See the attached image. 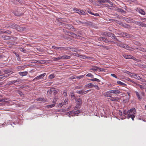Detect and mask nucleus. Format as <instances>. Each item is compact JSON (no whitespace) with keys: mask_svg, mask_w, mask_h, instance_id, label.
<instances>
[{"mask_svg":"<svg viewBox=\"0 0 146 146\" xmlns=\"http://www.w3.org/2000/svg\"><path fill=\"white\" fill-rule=\"evenodd\" d=\"M136 110L134 108H132L128 111V114L127 115V118L128 119L131 118L132 120L133 121L135 117L134 114L136 113Z\"/></svg>","mask_w":146,"mask_h":146,"instance_id":"f257e3e1","label":"nucleus"},{"mask_svg":"<svg viewBox=\"0 0 146 146\" xmlns=\"http://www.w3.org/2000/svg\"><path fill=\"white\" fill-rule=\"evenodd\" d=\"M10 27L11 28L15 29L18 31H21V29L23 30V28H21L19 26L16 24L14 23L11 24L7 26L6 28Z\"/></svg>","mask_w":146,"mask_h":146,"instance_id":"f03ea898","label":"nucleus"},{"mask_svg":"<svg viewBox=\"0 0 146 146\" xmlns=\"http://www.w3.org/2000/svg\"><path fill=\"white\" fill-rule=\"evenodd\" d=\"M105 36H107L111 37L115 39L117 41H119L117 39L115 36L114 34L112 33H110L109 32H105L104 34Z\"/></svg>","mask_w":146,"mask_h":146,"instance_id":"7ed1b4c3","label":"nucleus"},{"mask_svg":"<svg viewBox=\"0 0 146 146\" xmlns=\"http://www.w3.org/2000/svg\"><path fill=\"white\" fill-rule=\"evenodd\" d=\"M73 11L75 12L78 13L80 15H86V13L83 10L77 9L76 8H74Z\"/></svg>","mask_w":146,"mask_h":146,"instance_id":"20e7f679","label":"nucleus"},{"mask_svg":"<svg viewBox=\"0 0 146 146\" xmlns=\"http://www.w3.org/2000/svg\"><path fill=\"white\" fill-rule=\"evenodd\" d=\"M46 74L45 73L42 74L35 78L33 80H38L40 79H42L45 76Z\"/></svg>","mask_w":146,"mask_h":146,"instance_id":"39448f33","label":"nucleus"},{"mask_svg":"<svg viewBox=\"0 0 146 146\" xmlns=\"http://www.w3.org/2000/svg\"><path fill=\"white\" fill-rule=\"evenodd\" d=\"M121 46L122 48H125L127 50L131 51H133L134 50L133 48L130 47L126 44H124V45H122Z\"/></svg>","mask_w":146,"mask_h":146,"instance_id":"423d86ee","label":"nucleus"},{"mask_svg":"<svg viewBox=\"0 0 146 146\" xmlns=\"http://www.w3.org/2000/svg\"><path fill=\"white\" fill-rule=\"evenodd\" d=\"M97 40L99 41H103L106 43H108L109 41L107 38L104 37H98Z\"/></svg>","mask_w":146,"mask_h":146,"instance_id":"0eeeda50","label":"nucleus"},{"mask_svg":"<svg viewBox=\"0 0 146 146\" xmlns=\"http://www.w3.org/2000/svg\"><path fill=\"white\" fill-rule=\"evenodd\" d=\"M107 93L119 94L120 93V92L119 90H112L108 91Z\"/></svg>","mask_w":146,"mask_h":146,"instance_id":"6e6552de","label":"nucleus"},{"mask_svg":"<svg viewBox=\"0 0 146 146\" xmlns=\"http://www.w3.org/2000/svg\"><path fill=\"white\" fill-rule=\"evenodd\" d=\"M0 102H3L4 103V105L6 104L7 105H9V102L8 99H3L0 100Z\"/></svg>","mask_w":146,"mask_h":146,"instance_id":"1a4fd4ad","label":"nucleus"},{"mask_svg":"<svg viewBox=\"0 0 146 146\" xmlns=\"http://www.w3.org/2000/svg\"><path fill=\"white\" fill-rule=\"evenodd\" d=\"M6 74L4 75H0V81H1L3 79H4L7 77H8L10 74H7V73H6Z\"/></svg>","mask_w":146,"mask_h":146,"instance_id":"9d476101","label":"nucleus"},{"mask_svg":"<svg viewBox=\"0 0 146 146\" xmlns=\"http://www.w3.org/2000/svg\"><path fill=\"white\" fill-rule=\"evenodd\" d=\"M59 24L62 26L64 25L65 27V28H67L68 29H70L72 28V26L70 25H65L64 23H62V22H59Z\"/></svg>","mask_w":146,"mask_h":146,"instance_id":"9b49d317","label":"nucleus"},{"mask_svg":"<svg viewBox=\"0 0 146 146\" xmlns=\"http://www.w3.org/2000/svg\"><path fill=\"white\" fill-rule=\"evenodd\" d=\"M119 24L123 27L126 28H129L130 27L129 25L122 22H120Z\"/></svg>","mask_w":146,"mask_h":146,"instance_id":"f8f14e48","label":"nucleus"},{"mask_svg":"<svg viewBox=\"0 0 146 146\" xmlns=\"http://www.w3.org/2000/svg\"><path fill=\"white\" fill-rule=\"evenodd\" d=\"M135 93L138 99L140 101L141 100L142 97L141 96V94L138 91H135Z\"/></svg>","mask_w":146,"mask_h":146,"instance_id":"ddd939ff","label":"nucleus"},{"mask_svg":"<svg viewBox=\"0 0 146 146\" xmlns=\"http://www.w3.org/2000/svg\"><path fill=\"white\" fill-rule=\"evenodd\" d=\"M75 101L76 102V104L80 105L82 104V100L81 99L79 98H75Z\"/></svg>","mask_w":146,"mask_h":146,"instance_id":"4468645a","label":"nucleus"},{"mask_svg":"<svg viewBox=\"0 0 146 146\" xmlns=\"http://www.w3.org/2000/svg\"><path fill=\"white\" fill-rule=\"evenodd\" d=\"M68 100L67 98L65 99L64 102L63 103H61L59 104L60 105L61 107L64 105H66L68 104Z\"/></svg>","mask_w":146,"mask_h":146,"instance_id":"2eb2a0df","label":"nucleus"},{"mask_svg":"<svg viewBox=\"0 0 146 146\" xmlns=\"http://www.w3.org/2000/svg\"><path fill=\"white\" fill-rule=\"evenodd\" d=\"M136 11L143 15H144L145 14V12L142 9L137 8Z\"/></svg>","mask_w":146,"mask_h":146,"instance_id":"dca6fc26","label":"nucleus"},{"mask_svg":"<svg viewBox=\"0 0 146 146\" xmlns=\"http://www.w3.org/2000/svg\"><path fill=\"white\" fill-rule=\"evenodd\" d=\"M135 24L142 27H145L146 26V25L144 24L143 22H141L137 21L136 22H135Z\"/></svg>","mask_w":146,"mask_h":146,"instance_id":"f3484780","label":"nucleus"},{"mask_svg":"<svg viewBox=\"0 0 146 146\" xmlns=\"http://www.w3.org/2000/svg\"><path fill=\"white\" fill-rule=\"evenodd\" d=\"M20 82V80H12L10 81L9 82L8 84L9 85L12 84L16 82Z\"/></svg>","mask_w":146,"mask_h":146,"instance_id":"a211bd4d","label":"nucleus"},{"mask_svg":"<svg viewBox=\"0 0 146 146\" xmlns=\"http://www.w3.org/2000/svg\"><path fill=\"white\" fill-rule=\"evenodd\" d=\"M18 73L20 76H23L27 75L28 74V72L27 71L23 72H19Z\"/></svg>","mask_w":146,"mask_h":146,"instance_id":"6ab92c4d","label":"nucleus"},{"mask_svg":"<svg viewBox=\"0 0 146 146\" xmlns=\"http://www.w3.org/2000/svg\"><path fill=\"white\" fill-rule=\"evenodd\" d=\"M94 85L92 83H89L85 85L84 86L85 88L88 87V88H92L94 87Z\"/></svg>","mask_w":146,"mask_h":146,"instance_id":"aec40b11","label":"nucleus"},{"mask_svg":"<svg viewBox=\"0 0 146 146\" xmlns=\"http://www.w3.org/2000/svg\"><path fill=\"white\" fill-rule=\"evenodd\" d=\"M132 77L139 80L140 79V76H139L138 75H137L135 74H133L131 75Z\"/></svg>","mask_w":146,"mask_h":146,"instance_id":"412c9836","label":"nucleus"},{"mask_svg":"<svg viewBox=\"0 0 146 146\" xmlns=\"http://www.w3.org/2000/svg\"><path fill=\"white\" fill-rule=\"evenodd\" d=\"M123 20L126 21L128 23H130V21L131 19L129 17H124L123 18Z\"/></svg>","mask_w":146,"mask_h":146,"instance_id":"4be33fe9","label":"nucleus"},{"mask_svg":"<svg viewBox=\"0 0 146 146\" xmlns=\"http://www.w3.org/2000/svg\"><path fill=\"white\" fill-rule=\"evenodd\" d=\"M123 57L126 59H131V57H132V56L127 54H124L123 55Z\"/></svg>","mask_w":146,"mask_h":146,"instance_id":"5701e85b","label":"nucleus"},{"mask_svg":"<svg viewBox=\"0 0 146 146\" xmlns=\"http://www.w3.org/2000/svg\"><path fill=\"white\" fill-rule=\"evenodd\" d=\"M117 82L119 85L122 86L124 87H125L127 85L123 83L120 81H117Z\"/></svg>","mask_w":146,"mask_h":146,"instance_id":"b1692460","label":"nucleus"},{"mask_svg":"<svg viewBox=\"0 0 146 146\" xmlns=\"http://www.w3.org/2000/svg\"><path fill=\"white\" fill-rule=\"evenodd\" d=\"M61 59H70V56L66 55L61 56Z\"/></svg>","mask_w":146,"mask_h":146,"instance_id":"393cba45","label":"nucleus"},{"mask_svg":"<svg viewBox=\"0 0 146 146\" xmlns=\"http://www.w3.org/2000/svg\"><path fill=\"white\" fill-rule=\"evenodd\" d=\"M13 13L16 16H20L23 15V14L22 13H18V12L15 11Z\"/></svg>","mask_w":146,"mask_h":146,"instance_id":"a878e982","label":"nucleus"},{"mask_svg":"<svg viewBox=\"0 0 146 146\" xmlns=\"http://www.w3.org/2000/svg\"><path fill=\"white\" fill-rule=\"evenodd\" d=\"M77 93L79 94H86V93H85V91L83 90L77 91Z\"/></svg>","mask_w":146,"mask_h":146,"instance_id":"bb28decb","label":"nucleus"},{"mask_svg":"<svg viewBox=\"0 0 146 146\" xmlns=\"http://www.w3.org/2000/svg\"><path fill=\"white\" fill-rule=\"evenodd\" d=\"M71 36L72 37L75 38H77L78 37H79V35H76V34L74 33H71Z\"/></svg>","mask_w":146,"mask_h":146,"instance_id":"cd10ccee","label":"nucleus"},{"mask_svg":"<svg viewBox=\"0 0 146 146\" xmlns=\"http://www.w3.org/2000/svg\"><path fill=\"white\" fill-rule=\"evenodd\" d=\"M59 49L61 50H69L70 48L69 47H59Z\"/></svg>","mask_w":146,"mask_h":146,"instance_id":"c85d7f7f","label":"nucleus"},{"mask_svg":"<svg viewBox=\"0 0 146 146\" xmlns=\"http://www.w3.org/2000/svg\"><path fill=\"white\" fill-rule=\"evenodd\" d=\"M107 92H105L103 94V95L106 97H111V95L109 94V93H107Z\"/></svg>","mask_w":146,"mask_h":146,"instance_id":"c756f323","label":"nucleus"},{"mask_svg":"<svg viewBox=\"0 0 146 146\" xmlns=\"http://www.w3.org/2000/svg\"><path fill=\"white\" fill-rule=\"evenodd\" d=\"M3 39L5 40H10L11 39L10 37L7 36H5L4 37L3 36Z\"/></svg>","mask_w":146,"mask_h":146,"instance_id":"7c9ffc66","label":"nucleus"},{"mask_svg":"<svg viewBox=\"0 0 146 146\" xmlns=\"http://www.w3.org/2000/svg\"><path fill=\"white\" fill-rule=\"evenodd\" d=\"M89 80L93 81H96L98 82H100L101 81L100 80L96 78H93V79H90Z\"/></svg>","mask_w":146,"mask_h":146,"instance_id":"2f4dec72","label":"nucleus"},{"mask_svg":"<svg viewBox=\"0 0 146 146\" xmlns=\"http://www.w3.org/2000/svg\"><path fill=\"white\" fill-rule=\"evenodd\" d=\"M90 70H92L94 72H96L97 71V68L96 66H94L92 68H90Z\"/></svg>","mask_w":146,"mask_h":146,"instance_id":"473e14b6","label":"nucleus"},{"mask_svg":"<svg viewBox=\"0 0 146 146\" xmlns=\"http://www.w3.org/2000/svg\"><path fill=\"white\" fill-rule=\"evenodd\" d=\"M36 100L38 101H45L46 100L43 98H37Z\"/></svg>","mask_w":146,"mask_h":146,"instance_id":"72a5a7b5","label":"nucleus"},{"mask_svg":"<svg viewBox=\"0 0 146 146\" xmlns=\"http://www.w3.org/2000/svg\"><path fill=\"white\" fill-rule=\"evenodd\" d=\"M70 50L71 51H72L75 52H77L78 51V49L74 48H70L69 50Z\"/></svg>","mask_w":146,"mask_h":146,"instance_id":"f704fd0d","label":"nucleus"},{"mask_svg":"<svg viewBox=\"0 0 146 146\" xmlns=\"http://www.w3.org/2000/svg\"><path fill=\"white\" fill-rule=\"evenodd\" d=\"M62 94L64 97H66L67 95V92L66 90H64L63 91Z\"/></svg>","mask_w":146,"mask_h":146,"instance_id":"c9c22d12","label":"nucleus"},{"mask_svg":"<svg viewBox=\"0 0 146 146\" xmlns=\"http://www.w3.org/2000/svg\"><path fill=\"white\" fill-rule=\"evenodd\" d=\"M55 105V104H53L50 105H47L46 106V107L48 108H50L54 107Z\"/></svg>","mask_w":146,"mask_h":146,"instance_id":"e433bc0d","label":"nucleus"},{"mask_svg":"<svg viewBox=\"0 0 146 146\" xmlns=\"http://www.w3.org/2000/svg\"><path fill=\"white\" fill-rule=\"evenodd\" d=\"M108 2L106 0H98V2L100 3H106Z\"/></svg>","mask_w":146,"mask_h":146,"instance_id":"4c0bfd02","label":"nucleus"},{"mask_svg":"<svg viewBox=\"0 0 146 146\" xmlns=\"http://www.w3.org/2000/svg\"><path fill=\"white\" fill-rule=\"evenodd\" d=\"M121 34L122 35H124L125 36L126 38H129V34H128L126 33H122Z\"/></svg>","mask_w":146,"mask_h":146,"instance_id":"58836bf2","label":"nucleus"},{"mask_svg":"<svg viewBox=\"0 0 146 146\" xmlns=\"http://www.w3.org/2000/svg\"><path fill=\"white\" fill-rule=\"evenodd\" d=\"M111 100L112 101H117L118 100V98L117 97H111Z\"/></svg>","mask_w":146,"mask_h":146,"instance_id":"ea45409f","label":"nucleus"},{"mask_svg":"<svg viewBox=\"0 0 146 146\" xmlns=\"http://www.w3.org/2000/svg\"><path fill=\"white\" fill-rule=\"evenodd\" d=\"M97 70H98L99 71L101 72L105 71V69L103 68H100L97 67Z\"/></svg>","mask_w":146,"mask_h":146,"instance_id":"a19ab883","label":"nucleus"},{"mask_svg":"<svg viewBox=\"0 0 146 146\" xmlns=\"http://www.w3.org/2000/svg\"><path fill=\"white\" fill-rule=\"evenodd\" d=\"M117 11L118 12H120L122 13H124L125 12L123 10V9H122L118 8L117 9Z\"/></svg>","mask_w":146,"mask_h":146,"instance_id":"79ce46f5","label":"nucleus"},{"mask_svg":"<svg viewBox=\"0 0 146 146\" xmlns=\"http://www.w3.org/2000/svg\"><path fill=\"white\" fill-rule=\"evenodd\" d=\"M86 76L92 78L94 77V76L90 73H89L86 75Z\"/></svg>","mask_w":146,"mask_h":146,"instance_id":"37998d69","label":"nucleus"},{"mask_svg":"<svg viewBox=\"0 0 146 146\" xmlns=\"http://www.w3.org/2000/svg\"><path fill=\"white\" fill-rule=\"evenodd\" d=\"M19 49L21 51L23 52L24 53L26 52V50L23 48H19Z\"/></svg>","mask_w":146,"mask_h":146,"instance_id":"c03bdc74","label":"nucleus"},{"mask_svg":"<svg viewBox=\"0 0 146 146\" xmlns=\"http://www.w3.org/2000/svg\"><path fill=\"white\" fill-rule=\"evenodd\" d=\"M61 59V56L58 57L57 58H54L53 60L54 61H56L59 60Z\"/></svg>","mask_w":146,"mask_h":146,"instance_id":"a18cd8bd","label":"nucleus"},{"mask_svg":"<svg viewBox=\"0 0 146 146\" xmlns=\"http://www.w3.org/2000/svg\"><path fill=\"white\" fill-rule=\"evenodd\" d=\"M137 49H139V50L143 52H144L145 49L141 47H139V48H137Z\"/></svg>","mask_w":146,"mask_h":146,"instance_id":"49530a36","label":"nucleus"},{"mask_svg":"<svg viewBox=\"0 0 146 146\" xmlns=\"http://www.w3.org/2000/svg\"><path fill=\"white\" fill-rule=\"evenodd\" d=\"M81 112V111L80 110H78L76 111H74V112L73 114H78L80 113Z\"/></svg>","mask_w":146,"mask_h":146,"instance_id":"de8ad7c7","label":"nucleus"},{"mask_svg":"<svg viewBox=\"0 0 146 146\" xmlns=\"http://www.w3.org/2000/svg\"><path fill=\"white\" fill-rule=\"evenodd\" d=\"M80 57L84 59H86L87 57L85 55H80L79 56Z\"/></svg>","mask_w":146,"mask_h":146,"instance_id":"09e8293b","label":"nucleus"},{"mask_svg":"<svg viewBox=\"0 0 146 146\" xmlns=\"http://www.w3.org/2000/svg\"><path fill=\"white\" fill-rule=\"evenodd\" d=\"M54 77L55 76L54 74H51L49 76V78L50 79H52L54 78Z\"/></svg>","mask_w":146,"mask_h":146,"instance_id":"8fccbe9b","label":"nucleus"},{"mask_svg":"<svg viewBox=\"0 0 146 146\" xmlns=\"http://www.w3.org/2000/svg\"><path fill=\"white\" fill-rule=\"evenodd\" d=\"M11 33L12 32L11 31L9 30H7V31H4V33L5 34L8 33L9 34H11Z\"/></svg>","mask_w":146,"mask_h":146,"instance_id":"3c124183","label":"nucleus"},{"mask_svg":"<svg viewBox=\"0 0 146 146\" xmlns=\"http://www.w3.org/2000/svg\"><path fill=\"white\" fill-rule=\"evenodd\" d=\"M90 14H91V15H93L96 17H98L99 15V14L98 13H97L94 14V13H90Z\"/></svg>","mask_w":146,"mask_h":146,"instance_id":"603ef678","label":"nucleus"},{"mask_svg":"<svg viewBox=\"0 0 146 146\" xmlns=\"http://www.w3.org/2000/svg\"><path fill=\"white\" fill-rule=\"evenodd\" d=\"M106 1H108V2H106V3H109V4L111 6L113 5V4L109 0H106Z\"/></svg>","mask_w":146,"mask_h":146,"instance_id":"864d4df0","label":"nucleus"},{"mask_svg":"<svg viewBox=\"0 0 146 146\" xmlns=\"http://www.w3.org/2000/svg\"><path fill=\"white\" fill-rule=\"evenodd\" d=\"M23 67H21V66H18L17 67V69L21 70L23 69Z\"/></svg>","mask_w":146,"mask_h":146,"instance_id":"5fc2aeb1","label":"nucleus"},{"mask_svg":"<svg viewBox=\"0 0 146 146\" xmlns=\"http://www.w3.org/2000/svg\"><path fill=\"white\" fill-rule=\"evenodd\" d=\"M127 114H128V111H127L126 110H124L123 112V115H126Z\"/></svg>","mask_w":146,"mask_h":146,"instance_id":"6e6d98bb","label":"nucleus"},{"mask_svg":"<svg viewBox=\"0 0 146 146\" xmlns=\"http://www.w3.org/2000/svg\"><path fill=\"white\" fill-rule=\"evenodd\" d=\"M52 48H54L56 50H58L59 49V47H56L54 46H52Z\"/></svg>","mask_w":146,"mask_h":146,"instance_id":"4d7b16f0","label":"nucleus"},{"mask_svg":"<svg viewBox=\"0 0 146 146\" xmlns=\"http://www.w3.org/2000/svg\"><path fill=\"white\" fill-rule=\"evenodd\" d=\"M94 87L97 90H99L100 89L99 87L96 85H94Z\"/></svg>","mask_w":146,"mask_h":146,"instance_id":"13d9d810","label":"nucleus"},{"mask_svg":"<svg viewBox=\"0 0 146 146\" xmlns=\"http://www.w3.org/2000/svg\"><path fill=\"white\" fill-rule=\"evenodd\" d=\"M139 80L141 81L142 82H146V81H145V79H143L142 78H141L140 77V79H139Z\"/></svg>","mask_w":146,"mask_h":146,"instance_id":"bf43d9fd","label":"nucleus"},{"mask_svg":"<svg viewBox=\"0 0 146 146\" xmlns=\"http://www.w3.org/2000/svg\"><path fill=\"white\" fill-rule=\"evenodd\" d=\"M118 114L120 115V116H121L122 115V111L120 110H119L118 112Z\"/></svg>","mask_w":146,"mask_h":146,"instance_id":"052dcab7","label":"nucleus"},{"mask_svg":"<svg viewBox=\"0 0 146 146\" xmlns=\"http://www.w3.org/2000/svg\"><path fill=\"white\" fill-rule=\"evenodd\" d=\"M111 76L115 78H117V76L115 75V74H111Z\"/></svg>","mask_w":146,"mask_h":146,"instance_id":"680f3d73","label":"nucleus"},{"mask_svg":"<svg viewBox=\"0 0 146 146\" xmlns=\"http://www.w3.org/2000/svg\"><path fill=\"white\" fill-rule=\"evenodd\" d=\"M137 21H135L134 20H133L132 19H131V21H130V23H133L135 24V22H136Z\"/></svg>","mask_w":146,"mask_h":146,"instance_id":"e2e57ef3","label":"nucleus"},{"mask_svg":"<svg viewBox=\"0 0 146 146\" xmlns=\"http://www.w3.org/2000/svg\"><path fill=\"white\" fill-rule=\"evenodd\" d=\"M131 59H133V60H135V61H137V60H138L135 57H133L132 56V57H131Z\"/></svg>","mask_w":146,"mask_h":146,"instance_id":"0e129e2a","label":"nucleus"},{"mask_svg":"<svg viewBox=\"0 0 146 146\" xmlns=\"http://www.w3.org/2000/svg\"><path fill=\"white\" fill-rule=\"evenodd\" d=\"M134 36L133 35H132L129 34V38H134Z\"/></svg>","mask_w":146,"mask_h":146,"instance_id":"69168bd1","label":"nucleus"},{"mask_svg":"<svg viewBox=\"0 0 146 146\" xmlns=\"http://www.w3.org/2000/svg\"><path fill=\"white\" fill-rule=\"evenodd\" d=\"M75 78H76L74 76H72V77H70L69 78V79H71V80L74 79H75Z\"/></svg>","mask_w":146,"mask_h":146,"instance_id":"338daca9","label":"nucleus"},{"mask_svg":"<svg viewBox=\"0 0 146 146\" xmlns=\"http://www.w3.org/2000/svg\"><path fill=\"white\" fill-rule=\"evenodd\" d=\"M139 86L140 88L141 89L143 90V89H144V86H142V85H139Z\"/></svg>","mask_w":146,"mask_h":146,"instance_id":"774afa93","label":"nucleus"}]
</instances>
